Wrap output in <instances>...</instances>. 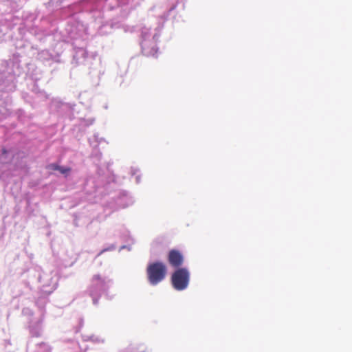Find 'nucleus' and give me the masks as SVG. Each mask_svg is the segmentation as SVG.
I'll return each instance as SVG.
<instances>
[{
    "instance_id": "nucleus-3",
    "label": "nucleus",
    "mask_w": 352,
    "mask_h": 352,
    "mask_svg": "<svg viewBox=\"0 0 352 352\" xmlns=\"http://www.w3.org/2000/svg\"><path fill=\"white\" fill-rule=\"evenodd\" d=\"M168 261L172 267H179L184 262L183 254L177 250H171L168 252Z\"/></svg>"
},
{
    "instance_id": "nucleus-4",
    "label": "nucleus",
    "mask_w": 352,
    "mask_h": 352,
    "mask_svg": "<svg viewBox=\"0 0 352 352\" xmlns=\"http://www.w3.org/2000/svg\"><path fill=\"white\" fill-rule=\"evenodd\" d=\"M46 168L52 170H58L60 173L63 175H67L71 171V168L63 167L54 163L48 164L46 166Z\"/></svg>"
},
{
    "instance_id": "nucleus-6",
    "label": "nucleus",
    "mask_w": 352,
    "mask_h": 352,
    "mask_svg": "<svg viewBox=\"0 0 352 352\" xmlns=\"http://www.w3.org/2000/svg\"><path fill=\"white\" fill-rule=\"evenodd\" d=\"M7 153V150L6 148H3L2 149V154H6Z\"/></svg>"
},
{
    "instance_id": "nucleus-1",
    "label": "nucleus",
    "mask_w": 352,
    "mask_h": 352,
    "mask_svg": "<svg viewBox=\"0 0 352 352\" xmlns=\"http://www.w3.org/2000/svg\"><path fill=\"white\" fill-rule=\"evenodd\" d=\"M167 268L166 265L160 261L150 263L146 268V274L149 283L156 285L166 277Z\"/></svg>"
},
{
    "instance_id": "nucleus-2",
    "label": "nucleus",
    "mask_w": 352,
    "mask_h": 352,
    "mask_svg": "<svg viewBox=\"0 0 352 352\" xmlns=\"http://www.w3.org/2000/svg\"><path fill=\"white\" fill-rule=\"evenodd\" d=\"M190 274L186 268H179L175 271L171 276L173 287L178 291L185 289L189 283Z\"/></svg>"
},
{
    "instance_id": "nucleus-5",
    "label": "nucleus",
    "mask_w": 352,
    "mask_h": 352,
    "mask_svg": "<svg viewBox=\"0 0 352 352\" xmlns=\"http://www.w3.org/2000/svg\"><path fill=\"white\" fill-rule=\"evenodd\" d=\"M92 280L93 282L96 283V284H98L100 285H102L104 283V280L100 275H94L92 278Z\"/></svg>"
}]
</instances>
